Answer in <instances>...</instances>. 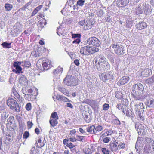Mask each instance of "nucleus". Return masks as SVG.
<instances>
[{
	"mask_svg": "<svg viewBox=\"0 0 154 154\" xmlns=\"http://www.w3.org/2000/svg\"><path fill=\"white\" fill-rule=\"evenodd\" d=\"M6 138L9 142H11L13 140V137L10 135L6 136Z\"/></svg>",
	"mask_w": 154,
	"mask_h": 154,
	"instance_id": "44",
	"label": "nucleus"
},
{
	"mask_svg": "<svg viewBox=\"0 0 154 154\" xmlns=\"http://www.w3.org/2000/svg\"><path fill=\"white\" fill-rule=\"evenodd\" d=\"M110 140V138L109 137H106L103 138V141L105 143H108Z\"/></svg>",
	"mask_w": 154,
	"mask_h": 154,
	"instance_id": "56",
	"label": "nucleus"
},
{
	"mask_svg": "<svg viewBox=\"0 0 154 154\" xmlns=\"http://www.w3.org/2000/svg\"><path fill=\"white\" fill-rule=\"evenodd\" d=\"M69 141V139H64L63 140V144L64 145H66L67 146V144L69 142H68Z\"/></svg>",
	"mask_w": 154,
	"mask_h": 154,
	"instance_id": "64",
	"label": "nucleus"
},
{
	"mask_svg": "<svg viewBox=\"0 0 154 154\" xmlns=\"http://www.w3.org/2000/svg\"><path fill=\"white\" fill-rule=\"evenodd\" d=\"M86 20L85 19L80 21L79 22V24L81 26H83L84 25H85V22Z\"/></svg>",
	"mask_w": 154,
	"mask_h": 154,
	"instance_id": "58",
	"label": "nucleus"
},
{
	"mask_svg": "<svg viewBox=\"0 0 154 154\" xmlns=\"http://www.w3.org/2000/svg\"><path fill=\"white\" fill-rule=\"evenodd\" d=\"M135 128L139 135H145L146 134V130L143 125L138 123L136 124Z\"/></svg>",
	"mask_w": 154,
	"mask_h": 154,
	"instance_id": "7",
	"label": "nucleus"
},
{
	"mask_svg": "<svg viewBox=\"0 0 154 154\" xmlns=\"http://www.w3.org/2000/svg\"><path fill=\"white\" fill-rule=\"evenodd\" d=\"M134 12L136 14L138 15L141 14L142 12V11L141 8L140 7H139L135 8Z\"/></svg>",
	"mask_w": 154,
	"mask_h": 154,
	"instance_id": "34",
	"label": "nucleus"
},
{
	"mask_svg": "<svg viewBox=\"0 0 154 154\" xmlns=\"http://www.w3.org/2000/svg\"><path fill=\"white\" fill-rule=\"evenodd\" d=\"M58 119H51V118H50L49 122L51 126L53 127L56 126L58 123L57 121Z\"/></svg>",
	"mask_w": 154,
	"mask_h": 154,
	"instance_id": "29",
	"label": "nucleus"
},
{
	"mask_svg": "<svg viewBox=\"0 0 154 154\" xmlns=\"http://www.w3.org/2000/svg\"><path fill=\"white\" fill-rule=\"evenodd\" d=\"M12 92L14 96V98L17 99L20 102L22 101V97H20L18 93L15 89H12Z\"/></svg>",
	"mask_w": 154,
	"mask_h": 154,
	"instance_id": "24",
	"label": "nucleus"
},
{
	"mask_svg": "<svg viewBox=\"0 0 154 154\" xmlns=\"http://www.w3.org/2000/svg\"><path fill=\"white\" fill-rule=\"evenodd\" d=\"M93 24V21L90 19H87L86 20L84 29L85 30L89 29L92 27Z\"/></svg>",
	"mask_w": 154,
	"mask_h": 154,
	"instance_id": "11",
	"label": "nucleus"
},
{
	"mask_svg": "<svg viewBox=\"0 0 154 154\" xmlns=\"http://www.w3.org/2000/svg\"><path fill=\"white\" fill-rule=\"evenodd\" d=\"M96 64L97 68L98 70L105 71L108 69L109 68V64L107 62Z\"/></svg>",
	"mask_w": 154,
	"mask_h": 154,
	"instance_id": "8",
	"label": "nucleus"
},
{
	"mask_svg": "<svg viewBox=\"0 0 154 154\" xmlns=\"http://www.w3.org/2000/svg\"><path fill=\"white\" fill-rule=\"evenodd\" d=\"M19 130L20 131H23V128L25 127V123L24 122L20 120L19 121Z\"/></svg>",
	"mask_w": 154,
	"mask_h": 154,
	"instance_id": "33",
	"label": "nucleus"
},
{
	"mask_svg": "<svg viewBox=\"0 0 154 154\" xmlns=\"http://www.w3.org/2000/svg\"><path fill=\"white\" fill-rule=\"evenodd\" d=\"M146 106L149 107H154V99L150 98L147 100Z\"/></svg>",
	"mask_w": 154,
	"mask_h": 154,
	"instance_id": "26",
	"label": "nucleus"
},
{
	"mask_svg": "<svg viewBox=\"0 0 154 154\" xmlns=\"http://www.w3.org/2000/svg\"><path fill=\"white\" fill-rule=\"evenodd\" d=\"M84 118H85V121H86L87 122L89 123L90 122V119H89L88 118V116L85 115V116L84 117Z\"/></svg>",
	"mask_w": 154,
	"mask_h": 154,
	"instance_id": "61",
	"label": "nucleus"
},
{
	"mask_svg": "<svg viewBox=\"0 0 154 154\" xmlns=\"http://www.w3.org/2000/svg\"><path fill=\"white\" fill-rule=\"evenodd\" d=\"M129 80V78L128 76L122 77L118 82V83L121 85H123L127 83Z\"/></svg>",
	"mask_w": 154,
	"mask_h": 154,
	"instance_id": "16",
	"label": "nucleus"
},
{
	"mask_svg": "<svg viewBox=\"0 0 154 154\" xmlns=\"http://www.w3.org/2000/svg\"><path fill=\"white\" fill-rule=\"evenodd\" d=\"M31 2H29L27 3L25 6H24L23 8H20L19 10V11H21L22 10H23L24 11L27 8L29 9V8L28 7L30 5H31Z\"/></svg>",
	"mask_w": 154,
	"mask_h": 154,
	"instance_id": "35",
	"label": "nucleus"
},
{
	"mask_svg": "<svg viewBox=\"0 0 154 154\" xmlns=\"http://www.w3.org/2000/svg\"><path fill=\"white\" fill-rule=\"evenodd\" d=\"M139 139V137H138L135 146V149L136 150L137 152L138 153L143 149L142 146H139V143H140V141Z\"/></svg>",
	"mask_w": 154,
	"mask_h": 154,
	"instance_id": "23",
	"label": "nucleus"
},
{
	"mask_svg": "<svg viewBox=\"0 0 154 154\" xmlns=\"http://www.w3.org/2000/svg\"><path fill=\"white\" fill-rule=\"evenodd\" d=\"M19 81L23 86L26 85L28 84V80L26 77L23 75H21Z\"/></svg>",
	"mask_w": 154,
	"mask_h": 154,
	"instance_id": "14",
	"label": "nucleus"
},
{
	"mask_svg": "<svg viewBox=\"0 0 154 154\" xmlns=\"http://www.w3.org/2000/svg\"><path fill=\"white\" fill-rule=\"evenodd\" d=\"M145 82L150 86H152L154 85V77L152 76L151 77L145 80Z\"/></svg>",
	"mask_w": 154,
	"mask_h": 154,
	"instance_id": "25",
	"label": "nucleus"
},
{
	"mask_svg": "<svg viewBox=\"0 0 154 154\" xmlns=\"http://www.w3.org/2000/svg\"><path fill=\"white\" fill-rule=\"evenodd\" d=\"M101 150L104 154H109V151L106 148H102Z\"/></svg>",
	"mask_w": 154,
	"mask_h": 154,
	"instance_id": "47",
	"label": "nucleus"
},
{
	"mask_svg": "<svg viewBox=\"0 0 154 154\" xmlns=\"http://www.w3.org/2000/svg\"><path fill=\"white\" fill-rule=\"evenodd\" d=\"M60 101L65 102H70L69 100L68 99L62 95H61Z\"/></svg>",
	"mask_w": 154,
	"mask_h": 154,
	"instance_id": "39",
	"label": "nucleus"
},
{
	"mask_svg": "<svg viewBox=\"0 0 154 154\" xmlns=\"http://www.w3.org/2000/svg\"><path fill=\"white\" fill-rule=\"evenodd\" d=\"M33 125V124L32 122L30 121H28L27 122V126L29 128H30L32 127Z\"/></svg>",
	"mask_w": 154,
	"mask_h": 154,
	"instance_id": "57",
	"label": "nucleus"
},
{
	"mask_svg": "<svg viewBox=\"0 0 154 154\" xmlns=\"http://www.w3.org/2000/svg\"><path fill=\"white\" fill-rule=\"evenodd\" d=\"M31 31V29L29 28L27 29V30H25V31L23 34L24 33L25 34H27L29 33V34H30V33Z\"/></svg>",
	"mask_w": 154,
	"mask_h": 154,
	"instance_id": "60",
	"label": "nucleus"
},
{
	"mask_svg": "<svg viewBox=\"0 0 154 154\" xmlns=\"http://www.w3.org/2000/svg\"><path fill=\"white\" fill-rule=\"evenodd\" d=\"M99 77L103 81L108 79H112L113 78V72H109L103 73L99 75Z\"/></svg>",
	"mask_w": 154,
	"mask_h": 154,
	"instance_id": "6",
	"label": "nucleus"
},
{
	"mask_svg": "<svg viewBox=\"0 0 154 154\" xmlns=\"http://www.w3.org/2000/svg\"><path fill=\"white\" fill-rule=\"evenodd\" d=\"M72 38H80L81 37V35L80 34H72Z\"/></svg>",
	"mask_w": 154,
	"mask_h": 154,
	"instance_id": "41",
	"label": "nucleus"
},
{
	"mask_svg": "<svg viewBox=\"0 0 154 154\" xmlns=\"http://www.w3.org/2000/svg\"><path fill=\"white\" fill-rule=\"evenodd\" d=\"M133 97L136 100H141L143 99V96L144 88L140 83L135 84L133 86Z\"/></svg>",
	"mask_w": 154,
	"mask_h": 154,
	"instance_id": "1",
	"label": "nucleus"
},
{
	"mask_svg": "<svg viewBox=\"0 0 154 154\" xmlns=\"http://www.w3.org/2000/svg\"><path fill=\"white\" fill-rule=\"evenodd\" d=\"M138 100L135 99L134 101V105L133 108L136 112L137 113L143 112V109L144 107L142 103L138 101Z\"/></svg>",
	"mask_w": 154,
	"mask_h": 154,
	"instance_id": "5",
	"label": "nucleus"
},
{
	"mask_svg": "<svg viewBox=\"0 0 154 154\" xmlns=\"http://www.w3.org/2000/svg\"><path fill=\"white\" fill-rule=\"evenodd\" d=\"M16 73H20V71H21L22 70V68L20 66H19L18 67H17L16 68Z\"/></svg>",
	"mask_w": 154,
	"mask_h": 154,
	"instance_id": "54",
	"label": "nucleus"
},
{
	"mask_svg": "<svg viewBox=\"0 0 154 154\" xmlns=\"http://www.w3.org/2000/svg\"><path fill=\"white\" fill-rule=\"evenodd\" d=\"M146 23L144 22H140L136 25V27L139 30H142L144 29L147 27Z\"/></svg>",
	"mask_w": 154,
	"mask_h": 154,
	"instance_id": "18",
	"label": "nucleus"
},
{
	"mask_svg": "<svg viewBox=\"0 0 154 154\" xmlns=\"http://www.w3.org/2000/svg\"><path fill=\"white\" fill-rule=\"evenodd\" d=\"M109 108V105L108 104L105 103L103 106V109L104 110H107Z\"/></svg>",
	"mask_w": 154,
	"mask_h": 154,
	"instance_id": "45",
	"label": "nucleus"
},
{
	"mask_svg": "<svg viewBox=\"0 0 154 154\" xmlns=\"http://www.w3.org/2000/svg\"><path fill=\"white\" fill-rule=\"evenodd\" d=\"M103 129V127L101 125H98L96 126V127H95V130H96L97 131H101Z\"/></svg>",
	"mask_w": 154,
	"mask_h": 154,
	"instance_id": "51",
	"label": "nucleus"
},
{
	"mask_svg": "<svg viewBox=\"0 0 154 154\" xmlns=\"http://www.w3.org/2000/svg\"><path fill=\"white\" fill-rule=\"evenodd\" d=\"M24 66L25 67H29L31 66L30 63L28 61H25Z\"/></svg>",
	"mask_w": 154,
	"mask_h": 154,
	"instance_id": "55",
	"label": "nucleus"
},
{
	"mask_svg": "<svg viewBox=\"0 0 154 154\" xmlns=\"http://www.w3.org/2000/svg\"><path fill=\"white\" fill-rule=\"evenodd\" d=\"M77 139H76L77 141L83 142V138L85 137L84 136H80L79 135H77L76 136Z\"/></svg>",
	"mask_w": 154,
	"mask_h": 154,
	"instance_id": "48",
	"label": "nucleus"
},
{
	"mask_svg": "<svg viewBox=\"0 0 154 154\" xmlns=\"http://www.w3.org/2000/svg\"><path fill=\"white\" fill-rule=\"evenodd\" d=\"M76 133V131L74 129L73 130H71L70 131V135L72 136L73 135H74Z\"/></svg>",
	"mask_w": 154,
	"mask_h": 154,
	"instance_id": "63",
	"label": "nucleus"
},
{
	"mask_svg": "<svg viewBox=\"0 0 154 154\" xmlns=\"http://www.w3.org/2000/svg\"><path fill=\"white\" fill-rule=\"evenodd\" d=\"M63 70V68L60 66H59L56 69L54 70V73L55 75H56L57 74L60 75L62 73Z\"/></svg>",
	"mask_w": 154,
	"mask_h": 154,
	"instance_id": "31",
	"label": "nucleus"
},
{
	"mask_svg": "<svg viewBox=\"0 0 154 154\" xmlns=\"http://www.w3.org/2000/svg\"><path fill=\"white\" fill-rule=\"evenodd\" d=\"M29 133L28 131H25L23 135V138L26 139L29 136Z\"/></svg>",
	"mask_w": 154,
	"mask_h": 154,
	"instance_id": "53",
	"label": "nucleus"
},
{
	"mask_svg": "<svg viewBox=\"0 0 154 154\" xmlns=\"http://www.w3.org/2000/svg\"><path fill=\"white\" fill-rule=\"evenodd\" d=\"M152 71L151 69L149 68L144 69L141 73V75L143 77H146L151 75Z\"/></svg>",
	"mask_w": 154,
	"mask_h": 154,
	"instance_id": "13",
	"label": "nucleus"
},
{
	"mask_svg": "<svg viewBox=\"0 0 154 154\" xmlns=\"http://www.w3.org/2000/svg\"><path fill=\"white\" fill-rule=\"evenodd\" d=\"M98 48L93 46H88V52L89 55L93 54L99 51Z\"/></svg>",
	"mask_w": 154,
	"mask_h": 154,
	"instance_id": "20",
	"label": "nucleus"
},
{
	"mask_svg": "<svg viewBox=\"0 0 154 154\" xmlns=\"http://www.w3.org/2000/svg\"><path fill=\"white\" fill-rule=\"evenodd\" d=\"M8 116V112H4L2 114L1 117L3 119H6L7 118Z\"/></svg>",
	"mask_w": 154,
	"mask_h": 154,
	"instance_id": "43",
	"label": "nucleus"
},
{
	"mask_svg": "<svg viewBox=\"0 0 154 154\" xmlns=\"http://www.w3.org/2000/svg\"><path fill=\"white\" fill-rule=\"evenodd\" d=\"M85 1L83 0H79L77 2V4L79 6H82L84 4Z\"/></svg>",
	"mask_w": 154,
	"mask_h": 154,
	"instance_id": "46",
	"label": "nucleus"
},
{
	"mask_svg": "<svg viewBox=\"0 0 154 154\" xmlns=\"http://www.w3.org/2000/svg\"><path fill=\"white\" fill-rule=\"evenodd\" d=\"M5 10L6 11H11L13 8V5L9 3H5Z\"/></svg>",
	"mask_w": 154,
	"mask_h": 154,
	"instance_id": "30",
	"label": "nucleus"
},
{
	"mask_svg": "<svg viewBox=\"0 0 154 154\" xmlns=\"http://www.w3.org/2000/svg\"><path fill=\"white\" fill-rule=\"evenodd\" d=\"M111 47L114 49L116 53L119 55H122L125 53L124 47L122 45L119 46L117 43L112 45Z\"/></svg>",
	"mask_w": 154,
	"mask_h": 154,
	"instance_id": "4",
	"label": "nucleus"
},
{
	"mask_svg": "<svg viewBox=\"0 0 154 154\" xmlns=\"http://www.w3.org/2000/svg\"><path fill=\"white\" fill-rule=\"evenodd\" d=\"M50 118L54 119H58V116L57 113L56 112H54L52 113Z\"/></svg>",
	"mask_w": 154,
	"mask_h": 154,
	"instance_id": "38",
	"label": "nucleus"
},
{
	"mask_svg": "<svg viewBox=\"0 0 154 154\" xmlns=\"http://www.w3.org/2000/svg\"><path fill=\"white\" fill-rule=\"evenodd\" d=\"M95 127L94 125L88 127L86 129L87 131L91 134H94L97 133L96 130H95Z\"/></svg>",
	"mask_w": 154,
	"mask_h": 154,
	"instance_id": "22",
	"label": "nucleus"
},
{
	"mask_svg": "<svg viewBox=\"0 0 154 154\" xmlns=\"http://www.w3.org/2000/svg\"><path fill=\"white\" fill-rule=\"evenodd\" d=\"M95 59L96 63L97 62V64H99L100 63H103L104 62H107L106 60L105 57L102 55H99L95 57Z\"/></svg>",
	"mask_w": 154,
	"mask_h": 154,
	"instance_id": "12",
	"label": "nucleus"
},
{
	"mask_svg": "<svg viewBox=\"0 0 154 154\" xmlns=\"http://www.w3.org/2000/svg\"><path fill=\"white\" fill-rule=\"evenodd\" d=\"M133 22L132 21H128L126 24V27L128 28H131L132 26Z\"/></svg>",
	"mask_w": 154,
	"mask_h": 154,
	"instance_id": "49",
	"label": "nucleus"
},
{
	"mask_svg": "<svg viewBox=\"0 0 154 154\" xmlns=\"http://www.w3.org/2000/svg\"><path fill=\"white\" fill-rule=\"evenodd\" d=\"M125 110L124 112L123 113L125 114H126V116L128 117H129L131 118L133 117V115L132 113V112L131 111L130 109H129L126 106L124 110Z\"/></svg>",
	"mask_w": 154,
	"mask_h": 154,
	"instance_id": "21",
	"label": "nucleus"
},
{
	"mask_svg": "<svg viewBox=\"0 0 154 154\" xmlns=\"http://www.w3.org/2000/svg\"><path fill=\"white\" fill-rule=\"evenodd\" d=\"M58 90L64 95L68 96L69 94V92L67 90L63 87H60L58 88Z\"/></svg>",
	"mask_w": 154,
	"mask_h": 154,
	"instance_id": "28",
	"label": "nucleus"
},
{
	"mask_svg": "<svg viewBox=\"0 0 154 154\" xmlns=\"http://www.w3.org/2000/svg\"><path fill=\"white\" fill-rule=\"evenodd\" d=\"M84 152L85 154H91L92 153L91 149L88 148L85 149Z\"/></svg>",
	"mask_w": 154,
	"mask_h": 154,
	"instance_id": "52",
	"label": "nucleus"
},
{
	"mask_svg": "<svg viewBox=\"0 0 154 154\" xmlns=\"http://www.w3.org/2000/svg\"><path fill=\"white\" fill-rule=\"evenodd\" d=\"M22 63H23V62L16 61L14 62V63L13 64V66L14 67L16 68L17 67L20 66V65Z\"/></svg>",
	"mask_w": 154,
	"mask_h": 154,
	"instance_id": "42",
	"label": "nucleus"
},
{
	"mask_svg": "<svg viewBox=\"0 0 154 154\" xmlns=\"http://www.w3.org/2000/svg\"><path fill=\"white\" fill-rule=\"evenodd\" d=\"M113 133V130H110L104 133L103 135L102 136H108L109 135H111Z\"/></svg>",
	"mask_w": 154,
	"mask_h": 154,
	"instance_id": "37",
	"label": "nucleus"
},
{
	"mask_svg": "<svg viewBox=\"0 0 154 154\" xmlns=\"http://www.w3.org/2000/svg\"><path fill=\"white\" fill-rule=\"evenodd\" d=\"M115 96L118 99H120L122 97V93L119 91L116 92L115 93Z\"/></svg>",
	"mask_w": 154,
	"mask_h": 154,
	"instance_id": "36",
	"label": "nucleus"
},
{
	"mask_svg": "<svg viewBox=\"0 0 154 154\" xmlns=\"http://www.w3.org/2000/svg\"><path fill=\"white\" fill-rule=\"evenodd\" d=\"M46 61L42 63V66L45 69L48 70L50 68H51L52 65L51 61L48 60H46Z\"/></svg>",
	"mask_w": 154,
	"mask_h": 154,
	"instance_id": "17",
	"label": "nucleus"
},
{
	"mask_svg": "<svg viewBox=\"0 0 154 154\" xmlns=\"http://www.w3.org/2000/svg\"><path fill=\"white\" fill-rule=\"evenodd\" d=\"M129 2V0H117L116 4L118 6L121 7L126 6Z\"/></svg>",
	"mask_w": 154,
	"mask_h": 154,
	"instance_id": "15",
	"label": "nucleus"
},
{
	"mask_svg": "<svg viewBox=\"0 0 154 154\" xmlns=\"http://www.w3.org/2000/svg\"><path fill=\"white\" fill-rule=\"evenodd\" d=\"M118 144V143L117 142H116V144L114 143H112V147L113 148H115V150H116L118 149V148L117 147V144Z\"/></svg>",
	"mask_w": 154,
	"mask_h": 154,
	"instance_id": "62",
	"label": "nucleus"
},
{
	"mask_svg": "<svg viewBox=\"0 0 154 154\" xmlns=\"http://www.w3.org/2000/svg\"><path fill=\"white\" fill-rule=\"evenodd\" d=\"M63 82L65 84L70 86H74L78 85L77 79L74 76L68 75L65 78Z\"/></svg>",
	"mask_w": 154,
	"mask_h": 154,
	"instance_id": "2",
	"label": "nucleus"
},
{
	"mask_svg": "<svg viewBox=\"0 0 154 154\" xmlns=\"http://www.w3.org/2000/svg\"><path fill=\"white\" fill-rule=\"evenodd\" d=\"M66 146L70 149H72L75 146V145L71 143H69Z\"/></svg>",
	"mask_w": 154,
	"mask_h": 154,
	"instance_id": "59",
	"label": "nucleus"
},
{
	"mask_svg": "<svg viewBox=\"0 0 154 154\" xmlns=\"http://www.w3.org/2000/svg\"><path fill=\"white\" fill-rule=\"evenodd\" d=\"M128 101L127 99L123 100L122 101V104H121V103L117 104L116 106L117 108L119 110H121L123 112H124V111H125V110H124V109L126 107V105H127L126 103V102L127 103Z\"/></svg>",
	"mask_w": 154,
	"mask_h": 154,
	"instance_id": "9",
	"label": "nucleus"
},
{
	"mask_svg": "<svg viewBox=\"0 0 154 154\" xmlns=\"http://www.w3.org/2000/svg\"><path fill=\"white\" fill-rule=\"evenodd\" d=\"M33 91L32 89H30L28 90V93L30 94H27V97L26 96V98H27V100L29 101L31 100H33L31 98L33 96V95L32 94Z\"/></svg>",
	"mask_w": 154,
	"mask_h": 154,
	"instance_id": "27",
	"label": "nucleus"
},
{
	"mask_svg": "<svg viewBox=\"0 0 154 154\" xmlns=\"http://www.w3.org/2000/svg\"><path fill=\"white\" fill-rule=\"evenodd\" d=\"M26 109L28 111H29L31 109V104L29 103H27L26 106Z\"/></svg>",
	"mask_w": 154,
	"mask_h": 154,
	"instance_id": "50",
	"label": "nucleus"
},
{
	"mask_svg": "<svg viewBox=\"0 0 154 154\" xmlns=\"http://www.w3.org/2000/svg\"><path fill=\"white\" fill-rule=\"evenodd\" d=\"M88 45L81 48L80 51V53L83 55H88Z\"/></svg>",
	"mask_w": 154,
	"mask_h": 154,
	"instance_id": "19",
	"label": "nucleus"
},
{
	"mask_svg": "<svg viewBox=\"0 0 154 154\" xmlns=\"http://www.w3.org/2000/svg\"><path fill=\"white\" fill-rule=\"evenodd\" d=\"M139 118H140V120L143 121L145 119L144 116H143V112H139L138 113Z\"/></svg>",
	"mask_w": 154,
	"mask_h": 154,
	"instance_id": "40",
	"label": "nucleus"
},
{
	"mask_svg": "<svg viewBox=\"0 0 154 154\" xmlns=\"http://www.w3.org/2000/svg\"><path fill=\"white\" fill-rule=\"evenodd\" d=\"M7 103L10 109L12 110L14 109L17 112L20 111V107L17 102L12 98H8L7 101Z\"/></svg>",
	"mask_w": 154,
	"mask_h": 154,
	"instance_id": "3",
	"label": "nucleus"
},
{
	"mask_svg": "<svg viewBox=\"0 0 154 154\" xmlns=\"http://www.w3.org/2000/svg\"><path fill=\"white\" fill-rule=\"evenodd\" d=\"M88 44L96 46L98 47L100 45V42L99 39H88Z\"/></svg>",
	"mask_w": 154,
	"mask_h": 154,
	"instance_id": "10",
	"label": "nucleus"
},
{
	"mask_svg": "<svg viewBox=\"0 0 154 154\" xmlns=\"http://www.w3.org/2000/svg\"><path fill=\"white\" fill-rule=\"evenodd\" d=\"M11 43H8L7 42H5L1 44L2 46L4 48H9L11 47Z\"/></svg>",
	"mask_w": 154,
	"mask_h": 154,
	"instance_id": "32",
	"label": "nucleus"
}]
</instances>
